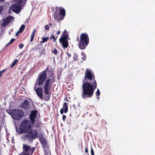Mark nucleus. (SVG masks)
Returning <instances> with one entry per match:
<instances>
[{
    "instance_id": "nucleus-1",
    "label": "nucleus",
    "mask_w": 155,
    "mask_h": 155,
    "mask_svg": "<svg viewBox=\"0 0 155 155\" xmlns=\"http://www.w3.org/2000/svg\"><path fill=\"white\" fill-rule=\"evenodd\" d=\"M86 82L82 85L83 93L82 96L84 98H91L97 87V84L93 72L87 69L84 77Z\"/></svg>"
},
{
    "instance_id": "nucleus-2",
    "label": "nucleus",
    "mask_w": 155,
    "mask_h": 155,
    "mask_svg": "<svg viewBox=\"0 0 155 155\" xmlns=\"http://www.w3.org/2000/svg\"><path fill=\"white\" fill-rule=\"evenodd\" d=\"M46 74H50V78L47 79L45 81L44 89L45 93L48 95L49 94L52 84L54 81L53 72L52 71L48 70L47 68L46 71H44L41 73L38 76L35 85L38 83L39 86L41 85L46 79Z\"/></svg>"
},
{
    "instance_id": "nucleus-3",
    "label": "nucleus",
    "mask_w": 155,
    "mask_h": 155,
    "mask_svg": "<svg viewBox=\"0 0 155 155\" xmlns=\"http://www.w3.org/2000/svg\"><path fill=\"white\" fill-rule=\"evenodd\" d=\"M89 38L87 34L82 33L80 36V40L78 43L79 48L82 50L84 49L89 43Z\"/></svg>"
},
{
    "instance_id": "nucleus-4",
    "label": "nucleus",
    "mask_w": 155,
    "mask_h": 155,
    "mask_svg": "<svg viewBox=\"0 0 155 155\" xmlns=\"http://www.w3.org/2000/svg\"><path fill=\"white\" fill-rule=\"evenodd\" d=\"M38 132L36 130H32L28 131V134L23 135L21 137L24 140L31 142L38 137Z\"/></svg>"
},
{
    "instance_id": "nucleus-5",
    "label": "nucleus",
    "mask_w": 155,
    "mask_h": 155,
    "mask_svg": "<svg viewBox=\"0 0 155 155\" xmlns=\"http://www.w3.org/2000/svg\"><path fill=\"white\" fill-rule=\"evenodd\" d=\"M6 111L15 120H18L21 119L24 115V112L20 110L8 109Z\"/></svg>"
},
{
    "instance_id": "nucleus-6",
    "label": "nucleus",
    "mask_w": 155,
    "mask_h": 155,
    "mask_svg": "<svg viewBox=\"0 0 155 155\" xmlns=\"http://www.w3.org/2000/svg\"><path fill=\"white\" fill-rule=\"evenodd\" d=\"M31 127V123L28 120H24L21 123L19 130L20 133H25L28 131Z\"/></svg>"
},
{
    "instance_id": "nucleus-7",
    "label": "nucleus",
    "mask_w": 155,
    "mask_h": 155,
    "mask_svg": "<svg viewBox=\"0 0 155 155\" xmlns=\"http://www.w3.org/2000/svg\"><path fill=\"white\" fill-rule=\"evenodd\" d=\"M69 39L67 31L65 30L63 34L62 37L59 40L60 42L62 43V46L64 48H68V40Z\"/></svg>"
},
{
    "instance_id": "nucleus-8",
    "label": "nucleus",
    "mask_w": 155,
    "mask_h": 155,
    "mask_svg": "<svg viewBox=\"0 0 155 155\" xmlns=\"http://www.w3.org/2000/svg\"><path fill=\"white\" fill-rule=\"evenodd\" d=\"M22 149L24 153H29V155H32L35 149L34 147H31L30 146L25 144H23Z\"/></svg>"
},
{
    "instance_id": "nucleus-9",
    "label": "nucleus",
    "mask_w": 155,
    "mask_h": 155,
    "mask_svg": "<svg viewBox=\"0 0 155 155\" xmlns=\"http://www.w3.org/2000/svg\"><path fill=\"white\" fill-rule=\"evenodd\" d=\"M23 0H15L16 4H14L12 7V10L16 13L20 12L21 7V3L23 2Z\"/></svg>"
},
{
    "instance_id": "nucleus-10",
    "label": "nucleus",
    "mask_w": 155,
    "mask_h": 155,
    "mask_svg": "<svg viewBox=\"0 0 155 155\" xmlns=\"http://www.w3.org/2000/svg\"><path fill=\"white\" fill-rule=\"evenodd\" d=\"M37 111L36 110L31 111L30 115V118L32 124L35 123V119L37 117Z\"/></svg>"
},
{
    "instance_id": "nucleus-11",
    "label": "nucleus",
    "mask_w": 155,
    "mask_h": 155,
    "mask_svg": "<svg viewBox=\"0 0 155 155\" xmlns=\"http://www.w3.org/2000/svg\"><path fill=\"white\" fill-rule=\"evenodd\" d=\"M40 143L42 145V147L45 149H47L48 148L47 143L45 139L43 137H40L39 139Z\"/></svg>"
},
{
    "instance_id": "nucleus-12",
    "label": "nucleus",
    "mask_w": 155,
    "mask_h": 155,
    "mask_svg": "<svg viewBox=\"0 0 155 155\" xmlns=\"http://www.w3.org/2000/svg\"><path fill=\"white\" fill-rule=\"evenodd\" d=\"M42 89L41 87L38 88L36 90V92L38 97L40 98H42Z\"/></svg>"
},
{
    "instance_id": "nucleus-13",
    "label": "nucleus",
    "mask_w": 155,
    "mask_h": 155,
    "mask_svg": "<svg viewBox=\"0 0 155 155\" xmlns=\"http://www.w3.org/2000/svg\"><path fill=\"white\" fill-rule=\"evenodd\" d=\"M30 104V102L29 101L25 100L21 104V106L20 107H29Z\"/></svg>"
},
{
    "instance_id": "nucleus-14",
    "label": "nucleus",
    "mask_w": 155,
    "mask_h": 155,
    "mask_svg": "<svg viewBox=\"0 0 155 155\" xmlns=\"http://www.w3.org/2000/svg\"><path fill=\"white\" fill-rule=\"evenodd\" d=\"M13 17L12 16H9L7 17L4 20V23L5 24H7L9 22H10L13 19Z\"/></svg>"
},
{
    "instance_id": "nucleus-15",
    "label": "nucleus",
    "mask_w": 155,
    "mask_h": 155,
    "mask_svg": "<svg viewBox=\"0 0 155 155\" xmlns=\"http://www.w3.org/2000/svg\"><path fill=\"white\" fill-rule=\"evenodd\" d=\"M65 11L64 8L61 9L60 10V15H61L63 17V18H61V20H62L63 19L65 15Z\"/></svg>"
},
{
    "instance_id": "nucleus-16",
    "label": "nucleus",
    "mask_w": 155,
    "mask_h": 155,
    "mask_svg": "<svg viewBox=\"0 0 155 155\" xmlns=\"http://www.w3.org/2000/svg\"><path fill=\"white\" fill-rule=\"evenodd\" d=\"M68 111V107H63L60 110V113L62 114L63 113H66Z\"/></svg>"
},
{
    "instance_id": "nucleus-17",
    "label": "nucleus",
    "mask_w": 155,
    "mask_h": 155,
    "mask_svg": "<svg viewBox=\"0 0 155 155\" xmlns=\"http://www.w3.org/2000/svg\"><path fill=\"white\" fill-rule=\"evenodd\" d=\"M35 31V30H34L32 33V34L31 35L30 41L31 42L33 40Z\"/></svg>"
},
{
    "instance_id": "nucleus-18",
    "label": "nucleus",
    "mask_w": 155,
    "mask_h": 155,
    "mask_svg": "<svg viewBox=\"0 0 155 155\" xmlns=\"http://www.w3.org/2000/svg\"><path fill=\"white\" fill-rule=\"evenodd\" d=\"M100 91L99 90V89L97 88V91L96 92V96H97V98L98 99H99V95H100Z\"/></svg>"
},
{
    "instance_id": "nucleus-19",
    "label": "nucleus",
    "mask_w": 155,
    "mask_h": 155,
    "mask_svg": "<svg viewBox=\"0 0 155 155\" xmlns=\"http://www.w3.org/2000/svg\"><path fill=\"white\" fill-rule=\"evenodd\" d=\"M81 59L83 60H85L86 59V56L85 54L83 52H81Z\"/></svg>"
},
{
    "instance_id": "nucleus-20",
    "label": "nucleus",
    "mask_w": 155,
    "mask_h": 155,
    "mask_svg": "<svg viewBox=\"0 0 155 155\" xmlns=\"http://www.w3.org/2000/svg\"><path fill=\"white\" fill-rule=\"evenodd\" d=\"M25 28V25H22L20 28L19 31H20V32H22L23 31Z\"/></svg>"
},
{
    "instance_id": "nucleus-21",
    "label": "nucleus",
    "mask_w": 155,
    "mask_h": 155,
    "mask_svg": "<svg viewBox=\"0 0 155 155\" xmlns=\"http://www.w3.org/2000/svg\"><path fill=\"white\" fill-rule=\"evenodd\" d=\"M49 38L48 37H46L45 38H42V42H41V43H44L46 41H47V40Z\"/></svg>"
},
{
    "instance_id": "nucleus-22",
    "label": "nucleus",
    "mask_w": 155,
    "mask_h": 155,
    "mask_svg": "<svg viewBox=\"0 0 155 155\" xmlns=\"http://www.w3.org/2000/svg\"><path fill=\"white\" fill-rule=\"evenodd\" d=\"M18 62V60H15L12 63V64H11V67L12 68L15 65V64L17 63Z\"/></svg>"
},
{
    "instance_id": "nucleus-23",
    "label": "nucleus",
    "mask_w": 155,
    "mask_h": 155,
    "mask_svg": "<svg viewBox=\"0 0 155 155\" xmlns=\"http://www.w3.org/2000/svg\"><path fill=\"white\" fill-rule=\"evenodd\" d=\"M101 123H102V126H106V125L107 124V122L104 120H102L101 121Z\"/></svg>"
},
{
    "instance_id": "nucleus-24",
    "label": "nucleus",
    "mask_w": 155,
    "mask_h": 155,
    "mask_svg": "<svg viewBox=\"0 0 155 155\" xmlns=\"http://www.w3.org/2000/svg\"><path fill=\"white\" fill-rule=\"evenodd\" d=\"M41 46V45L40 44H39L36 46L35 47V48L36 50H37L38 49L40 48Z\"/></svg>"
},
{
    "instance_id": "nucleus-25",
    "label": "nucleus",
    "mask_w": 155,
    "mask_h": 155,
    "mask_svg": "<svg viewBox=\"0 0 155 155\" xmlns=\"http://www.w3.org/2000/svg\"><path fill=\"white\" fill-rule=\"evenodd\" d=\"M14 41H15L14 38H12L11 39V40L9 42L8 44H7L6 45V46H8L9 44H11L12 42H13Z\"/></svg>"
},
{
    "instance_id": "nucleus-26",
    "label": "nucleus",
    "mask_w": 155,
    "mask_h": 155,
    "mask_svg": "<svg viewBox=\"0 0 155 155\" xmlns=\"http://www.w3.org/2000/svg\"><path fill=\"white\" fill-rule=\"evenodd\" d=\"M91 155H94V150L92 146H91Z\"/></svg>"
},
{
    "instance_id": "nucleus-27",
    "label": "nucleus",
    "mask_w": 155,
    "mask_h": 155,
    "mask_svg": "<svg viewBox=\"0 0 155 155\" xmlns=\"http://www.w3.org/2000/svg\"><path fill=\"white\" fill-rule=\"evenodd\" d=\"M85 152L86 153H87L88 154V147L87 146H86L85 147Z\"/></svg>"
},
{
    "instance_id": "nucleus-28",
    "label": "nucleus",
    "mask_w": 155,
    "mask_h": 155,
    "mask_svg": "<svg viewBox=\"0 0 155 155\" xmlns=\"http://www.w3.org/2000/svg\"><path fill=\"white\" fill-rule=\"evenodd\" d=\"M52 53L56 55L57 53V51L56 49H54L52 51Z\"/></svg>"
},
{
    "instance_id": "nucleus-29",
    "label": "nucleus",
    "mask_w": 155,
    "mask_h": 155,
    "mask_svg": "<svg viewBox=\"0 0 155 155\" xmlns=\"http://www.w3.org/2000/svg\"><path fill=\"white\" fill-rule=\"evenodd\" d=\"M54 18L55 20H59V19L57 17V15L56 14H54Z\"/></svg>"
},
{
    "instance_id": "nucleus-30",
    "label": "nucleus",
    "mask_w": 155,
    "mask_h": 155,
    "mask_svg": "<svg viewBox=\"0 0 155 155\" xmlns=\"http://www.w3.org/2000/svg\"><path fill=\"white\" fill-rule=\"evenodd\" d=\"M66 118V116L65 115H63L62 116V120L63 121H65V119Z\"/></svg>"
},
{
    "instance_id": "nucleus-31",
    "label": "nucleus",
    "mask_w": 155,
    "mask_h": 155,
    "mask_svg": "<svg viewBox=\"0 0 155 155\" xmlns=\"http://www.w3.org/2000/svg\"><path fill=\"white\" fill-rule=\"evenodd\" d=\"M45 28L46 30H48L49 29V26L48 25H45Z\"/></svg>"
},
{
    "instance_id": "nucleus-32",
    "label": "nucleus",
    "mask_w": 155,
    "mask_h": 155,
    "mask_svg": "<svg viewBox=\"0 0 155 155\" xmlns=\"http://www.w3.org/2000/svg\"><path fill=\"white\" fill-rule=\"evenodd\" d=\"M24 45L23 44H20L19 45V47L21 49L23 47Z\"/></svg>"
},
{
    "instance_id": "nucleus-33",
    "label": "nucleus",
    "mask_w": 155,
    "mask_h": 155,
    "mask_svg": "<svg viewBox=\"0 0 155 155\" xmlns=\"http://www.w3.org/2000/svg\"><path fill=\"white\" fill-rule=\"evenodd\" d=\"M44 151L45 152V155H48V154H49L48 152H47L46 150H45V149H44Z\"/></svg>"
},
{
    "instance_id": "nucleus-34",
    "label": "nucleus",
    "mask_w": 155,
    "mask_h": 155,
    "mask_svg": "<svg viewBox=\"0 0 155 155\" xmlns=\"http://www.w3.org/2000/svg\"><path fill=\"white\" fill-rule=\"evenodd\" d=\"M20 32V31H17L15 34V35L16 36H17L18 35V34L19 33H21V32Z\"/></svg>"
},
{
    "instance_id": "nucleus-35",
    "label": "nucleus",
    "mask_w": 155,
    "mask_h": 155,
    "mask_svg": "<svg viewBox=\"0 0 155 155\" xmlns=\"http://www.w3.org/2000/svg\"><path fill=\"white\" fill-rule=\"evenodd\" d=\"M3 8L2 7H0V13L2 12L3 10Z\"/></svg>"
},
{
    "instance_id": "nucleus-36",
    "label": "nucleus",
    "mask_w": 155,
    "mask_h": 155,
    "mask_svg": "<svg viewBox=\"0 0 155 155\" xmlns=\"http://www.w3.org/2000/svg\"><path fill=\"white\" fill-rule=\"evenodd\" d=\"M68 105L67 104V103H64V104L63 106V107H68Z\"/></svg>"
},
{
    "instance_id": "nucleus-37",
    "label": "nucleus",
    "mask_w": 155,
    "mask_h": 155,
    "mask_svg": "<svg viewBox=\"0 0 155 155\" xmlns=\"http://www.w3.org/2000/svg\"><path fill=\"white\" fill-rule=\"evenodd\" d=\"M54 38H55V37H54V35H51V39H54Z\"/></svg>"
},
{
    "instance_id": "nucleus-38",
    "label": "nucleus",
    "mask_w": 155,
    "mask_h": 155,
    "mask_svg": "<svg viewBox=\"0 0 155 155\" xmlns=\"http://www.w3.org/2000/svg\"><path fill=\"white\" fill-rule=\"evenodd\" d=\"M20 155H21L20 154ZM22 155H29V153H25L23 154Z\"/></svg>"
},
{
    "instance_id": "nucleus-39",
    "label": "nucleus",
    "mask_w": 155,
    "mask_h": 155,
    "mask_svg": "<svg viewBox=\"0 0 155 155\" xmlns=\"http://www.w3.org/2000/svg\"><path fill=\"white\" fill-rule=\"evenodd\" d=\"M5 71V70H3L2 71H0V72L2 73V74Z\"/></svg>"
},
{
    "instance_id": "nucleus-40",
    "label": "nucleus",
    "mask_w": 155,
    "mask_h": 155,
    "mask_svg": "<svg viewBox=\"0 0 155 155\" xmlns=\"http://www.w3.org/2000/svg\"><path fill=\"white\" fill-rule=\"evenodd\" d=\"M60 31H58V32H57V35H59V34H60Z\"/></svg>"
},
{
    "instance_id": "nucleus-41",
    "label": "nucleus",
    "mask_w": 155,
    "mask_h": 155,
    "mask_svg": "<svg viewBox=\"0 0 155 155\" xmlns=\"http://www.w3.org/2000/svg\"><path fill=\"white\" fill-rule=\"evenodd\" d=\"M56 38H55L54 39V42H55L56 41Z\"/></svg>"
},
{
    "instance_id": "nucleus-42",
    "label": "nucleus",
    "mask_w": 155,
    "mask_h": 155,
    "mask_svg": "<svg viewBox=\"0 0 155 155\" xmlns=\"http://www.w3.org/2000/svg\"><path fill=\"white\" fill-rule=\"evenodd\" d=\"M2 73L0 72V78L2 75Z\"/></svg>"
},
{
    "instance_id": "nucleus-43",
    "label": "nucleus",
    "mask_w": 155,
    "mask_h": 155,
    "mask_svg": "<svg viewBox=\"0 0 155 155\" xmlns=\"http://www.w3.org/2000/svg\"><path fill=\"white\" fill-rule=\"evenodd\" d=\"M49 25H50V27H51V25H52V24H51V23H50V24H49Z\"/></svg>"
},
{
    "instance_id": "nucleus-44",
    "label": "nucleus",
    "mask_w": 155,
    "mask_h": 155,
    "mask_svg": "<svg viewBox=\"0 0 155 155\" xmlns=\"http://www.w3.org/2000/svg\"><path fill=\"white\" fill-rule=\"evenodd\" d=\"M4 0H0V2H2Z\"/></svg>"
},
{
    "instance_id": "nucleus-45",
    "label": "nucleus",
    "mask_w": 155,
    "mask_h": 155,
    "mask_svg": "<svg viewBox=\"0 0 155 155\" xmlns=\"http://www.w3.org/2000/svg\"><path fill=\"white\" fill-rule=\"evenodd\" d=\"M65 100H66V99H67V98H65Z\"/></svg>"
}]
</instances>
